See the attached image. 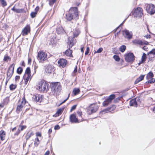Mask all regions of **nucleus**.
<instances>
[{
  "label": "nucleus",
  "instance_id": "42",
  "mask_svg": "<svg viewBox=\"0 0 155 155\" xmlns=\"http://www.w3.org/2000/svg\"><path fill=\"white\" fill-rule=\"evenodd\" d=\"M155 82V79L154 78H152L150 80H149L146 82L147 83H153Z\"/></svg>",
  "mask_w": 155,
  "mask_h": 155
},
{
  "label": "nucleus",
  "instance_id": "4",
  "mask_svg": "<svg viewBox=\"0 0 155 155\" xmlns=\"http://www.w3.org/2000/svg\"><path fill=\"white\" fill-rule=\"evenodd\" d=\"M38 58L41 62L45 61L47 59V54L44 52L39 51L38 53Z\"/></svg>",
  "mask_w": 155,
  "mask_h": 155
},
{
  "label": "nucleus",
  "instance_id": "38",
  "mask_svg": "<svg viewBox=\"0 0 155 155\" xmlns=\"http://www.w3.org/2000/svg\"><path fill=\"white\" fill-rule=\"evenodd\" d=\"M16 86L15 85H14L13 84H12L10 85L9 88L11 90H13L16 88Z\"/></svg>",
  "mask_w": 155,
  "mask_h": 155
},
{
  "label": "nucleus",
  "instance_id": "18",
  "mask_svg": "<svg viewBox=\"0 0 155 155\" xmlns=\"http://www.w3.org/2000/svg\"><path fill=\"white\" fill-rule=\"evenodd\" d=\"M34 100L37 102H41L42 99L41 95L37 94L34 95L33 97Z\"/></svg>",
  "mask_w": 155,
  "mask_h": 155
},
{
  "label": "nucleus",
  "instance_id": "33",
  "mask_svg": "<svg viewBox=\"0 0 155 155\" xmlns=\"http://www.w3.org/2000/svg\"><path fill=\"white\" fill-rule=\"evenodd\" d=\"M110 109V108H108L107 109H104L102 110H101L100 113L101 114H104L105 113H107L108 112H109V111Z\"/></svg>",
  "mask_w": 155,
  "mask_h": 155
},
{
  "label": "nucleus",
  "instance_id": "63",
  "mask_svg": "<svg viewBox=\"0 0 155 155\" xmlns=\"http://www.w3.org/2000/svg\"><path fill=\"white\" fill-rule=\"evenodd\" d=\"M146 37L147 38H150V35H147Z\"/></svg>",
  "mask_w": 155,
  "mask_h": 155
},
{
  "label": "nucleus",
  "instance_id": "59",
  "mask_svg": "<svg viewBox=\"0 0 155 155\" xmlns=\"http://www.w3.org/2000/svg\"><path fill=\"white\" fill-rule=\"evenodd\" d=\"M36 135L37 136H39V137H41V134L39 132H37L36 133Z\"/></svg>",
  "mask_w": 155,
  "mask_h": 155
},
{
  "label": "nucleus",
  "instance_id": "51",
  "mask_svg": "<svg viewBox=\"0 0 155 155\" xmlns=\"http://www.w3.org/2000/svg\"><path fill=\"white\" fill-rule=\"evenodd\" d=\"M89 52V47H87L86 48V51L85 52V54L87 55Z\"/></svg>",
  "mask_w": 155,
  "mask_h": 155
},
{
  "label": "nucleus",
  "instance_id": "58",
  "mask_svg": "<svg viewBox=\"0 0 155 155\" xmlns=\"http://www.w3.org/2000/svg\"><path fill=\"white\" fill-rule=\"evenodd\" d=\"M4 106V103H2L0 104V108H1L3 107Z\"/></svg>",
  "mask_w": 155,
  "mask_h": 155
},
{
  "label": "nucleus",
  "instance_id": "46",
  "mask_svg": "<svg viewBox=\"0 0 155 155\" xmlns=\"http://www.w3.org/2000/svg\"><path fill=\"white\" fill-rule=\"evenodd\" d=\"M116 107L115 105H113L111 107H108V108H110V110H109V112H111V111L114 110L116 108Z\"/></svg>",
  "mask_w": 155,
  "mask_h": 155
},
{
  "label": "nucleus",
  "instance_id": "62",
  "mask_svg": "<svg viewBox=\"0 0 155 155\" xmlns=\"http://www.w3.org/2000/svg\"><path fill=\"white\" fill-rule=\"evenodd\" d=\"M143 49L144 50L147 51V48L146 46H144L143 48Z\"/></svg>",
  "mask_w": 155,
  "mask_h": 155
},
{
  "label": "nucleus",
  "instance_id": "41",
  "mask_svg": "<svg viewBox=\"0 0 155 155\" xmlns=\"http://www.w3.org/2000/svg\"><path fill=\"white\" fill-rule=\"evenodd\" d=\"M37 13H36V12H31L30 14L31 17L32 18H35L36 16Z\"/></svg>",
  "mask_w": 155,
  "mask_h": 155
},
{
  "label": "nucleus",
  "instance_id": "49",
  "mask_svg": "<svg viewBox=\"0 0 155 155\" xmlns=\"http://www.w3.org/2000/svg\"><path fill=\"white\" fill-rule=\"evenodd\" d=\"M31 135H33L32 133H31L30 134H28L26 136V140H28V139L31 136Z\"/></svg>",
  "mask_w": 155,
  "mask_h": 155
},
{
  "label": "nucleus",
  "instance_id": "61",
  "mask_svg": "<svg viewBox=\"0 0 155 155\" xmlns=\"http://www.w3.org/2000/svg\"><path fill=\"white\" fill-rule=\"evenodd\" d=\"M77 71V68L76 66H75V67L74 68V72H76Z\"/></svg>",
  "mask_w": 155,
  "mask_h": 155
},
{
  "label": "nucleus",
  "instance_id": "17",
  "mask_svg": "<svg viewBox=\"0 0 155 155\" xmlns=\"http://www.w3.org/2000/svg\"><path fill=\"white\" fill-rule=\"evenodd\" d=\"M70 120L72 123H77L79 122L78 119L74 114H71L70 117Z\"/></svg>",
  "mask_w": 155,
  "mask_h": 155
},
{
  "label": "nucleus",
  "instance_id": "57",
  "mask_svg": "<svg viewBox=\"0 0 155 155\" xmlns=\"http://www.w3.org/2000/svg\"><path fill=\"white\" fill-rule=\"evenodd\" d=\"M20 79V76H16L15 77V81H17V80H19Z\"/></svg>",
  "mask_w": 155,
  "mask_h": 155
},
{
  "label": "nucleus",
  "instance_id": "54",
  "mask_svg": "<svg viewBox=\"0 0 155 155\" xmlns=\"http://www.w3.org/2000/svg\"><path fill=\"white\" fill-rule=\"evenodd\" d=\"M39 9V7L38 6H37L35 8V12H36V13H37V12L38 11Z\"/></svg>",
  "mask_w": 155,
  "mask_h": 155
},
{
  "label": "nucleus",
  "instance_id": "1",
  "mask_svg": "<svg viewBox=\"0 0 155 155\" xmlns=\"http://www.w3.org/2000/svg\"><path fill=\"white\" fill-rule=\"evenodd\" d=\"M78 12L77 8H71L69 13L66 15V19L68 21H71L73 18L77 20L78 19Z\"/></svg>",
  "mask_w": 155,
  "mask_h": 155
},
{
  "label": "nucleus",
  "instance_id": "34",
  "mask_svg": "<svg viewBox=\"0 0 155 155\" xmlns=\"http://www.w3.org/2000/svg\"><path fill=\"white\" fill-rule=\"evenodd\" d=\"M25 75H31L30 68L28 67L26 68Z\"/></svg>",
  "mask_w": 155,
  "mask_h": 155
},
{
  "label": "nucleus",
  "instance_id": "16",
  "mask_svg": "<svg viewBox=\"0 0 155 155\" xmlns=\"http://www.w3.org/2000/svg\"><path fill=\"white\" fill-rule=\"evenodd\" d=\"M59 66L62 68L65 67L67 65V62L64 59H61L58 62Z\"/></svg>",
  "mask_w": 155,
  "mask_h": 155
},
{
  "label": "nucleus",
  "instance_id": "8",
  "mask_svg": "<svg viewBox=\"0 0 155 155\" xmlns=\"http://www.w3.org/2000/svg\"><path fill=\"white\" fill-rule=\"evenodd\" d=\"M125 59L127 62H131L134 59V56L133 53H129L125 54Z\"/></svg>",
  "mask_w": 155,
  "mask_h": 155
},
{
  "label": "nucleus",
  "instance_id": "45",
  "mask_svg": "<svg viewBox=\"0 0 155 155\" xmlns=\"http://www.w3.org/2000/svg\"><path fill=\"white\" fill-rule=\"evenodd\" d=\"M103 48H100L97 51H95L94 52V54L96 53H100L103 51Z\"/></svg>",
  "mask_w": 155,
  "mask_h": 155
},
{
  "label": "nucleus",
  "instance_id": "39",
  "mask_svg": "<svg viewBox=\"0 0 155 155\" xmlns=\"http://www.w3.org/2000/svg\"><path fill=\"white\" fill-rule=\"evenodd\" d=\"M23 71L21 67H19L17 69V72L19 74H21Z\"/></svg>",
  "mask_w": 155,
  "mask_h": 155
},
{
  "label": "nucleus",
  "instance_id": "50",
  "mask_svg": "<svg viewBox=\"0 0 155 155\" xmlns=\"http://www.w3.org/2000/svg\"><path fill=\"white\" fill-rule=\"evenodd\" d=\"M21 131L18 128L17 132L15 133V135H18L20 133Z\"/></svg>",
  "mask_w": 155,
  "mask_h": 155
},
{
  "label": "nucleus",
  "instance_id": "44",
  "mask_svg": "<svg viewBox=\"0 0 155 155\" xmlns=\"http://www.w3.org/2000/svg\"><path fill=\"white\" fill-rule=\"evenodd\" d=\"M26 127L25 126H19L18 128L20 129L21 131L23 130L24 129H25Z\"/></svg>",
  "mask_w": 155,
  "mask_h": 155
},
{
  "label": "nucleus",
  "instance_id": "36",
  "mask_svg": "<svg viewBox=\"0 0 155 155\" xmlns=\"http://www.w3.org/2000/svg\"><path fill=\"white\" fill-rule=\"evenodd\" d=\"M39 143L40 142L39 140V139L38 137L35 139V142L34 143L35 146L37 147L39 144Z\"/></svg>",
  "mask_w": 155,
  "mask_h": 155
},
{
  "label": "nucleus",
  "instance_id": "60",
  "mask_svg": "<svg viewBox=\"0 0 155 155\" xmlns=\"http://www.w3.org/2000/svg\"><path fill=\"white\" fill-rule=\"evenodd\" d=\"M50 154V151L48 150L45 153V155H49Z\"/></svg>",
  "mask_w": 155,
  "mask_h": 155
},
{
  "label": "nucleus",
  "instance_id": "20",
  "mask_svg": "<svg viewBox=\"0 0 155 155\" xmlns=\"http://www.w3.org/2000/svg\"><path fill=\"white\" fill-rule=\"evenodd\" d=\"M5 136L6 133L4 131L1 130L0 131V138L1 140L3 141L5 140Z\"/></svg>",
  "mask_w": 155,
  "mask_h": 155
},
{
  "label": "nucleus",
  "instance_id": "2",
  "mask_svg": "<svg viewBox=\"0 0 155 155\" xmlns=\"http://www.w3.org/2000/svg\"><path fill=\"white\" fill-rule=\"evenodd\" d=\"M49 84L44 81H41L37 86V88L40 91L46 92L48 90Z\"/></svg>",
  "mask_w": 155,
  "mask_h": 155
},
{
  "label": "nucleus",
  "instance_id": "28",
  "mask_svg": "<svg viewBox=\"0 0 155 155\" xmlns=\"http://www.w3.org/2000/svg\"><path fill=\"white\" fill-rule=\"evenodd\" d=\"M72 51L70 49H68L65 52V54L68 56L71 57L72 56Z\"/></svg>",
  "mask_w": 155,
  "mask_h": 155
},
{
  "label": "nucleus",
  "instance_id": "55",
  "mask_svg": "<svg viewBox=\"0 0 155 155\" xmlns=\"http://www.w3.org/2000/svg\"><path fill=\"white\" fill-rule=\"evenodd\" d=\"M60 127L58 125H57L55 126L54 127V129L55 130H58L60 129Z\"/></svg>",
  "mask_w": 155,
  "mask_h": 155
},
{
  "label": "nucleus",
  "instance_id": "14",
  "mask_svg": "<svg viewBox=\"0 0 155 155\" xmlns=\"http://www.w3.org/2000/svg\"><path fill=\"white\" fill-rule=\"evenodd\" d=\"M123 34L125 38L128 39H130L132 38V32H130L127 30H125L123 31Z\"/></svg>",
  "mask_w": 155,
  "mask_h": 155
},
{
  "label": "nucleus",
  "instance_id": "48",
  "mask_svg": "<svg viewBox=\"0 0 155 155\" xmlns=\"http://www.w3.org/2000/svg\"><path fill=\"white\" fill-rule=\"evenodd\" d=\"M9 101V99L8 97L6 98L4 100V103L6 104H7Z\"/></svg>",
  "mask_w": 155,
  "mask_h": 155
},
{
  "label": "nucleus",
  "instance_id": "3",
  "mask_svg": "<svg viewBox=\"0 0 155 155\" xmlns=\"http://www.w3.org/2000/svg\"><path fill=\"white\" fill-rule=\"evenodd\" d=\"M51 89L54 94H58L61 90L60 83H56L53 84L51 86Z\"/></svg>",
  "mask_w": 155,
  "mask_h": 155
},
{
  "label": "nucleus",
  "instance_id": "25",
  "mask_svg": "<svg viewBox=\"0 0 155 155\" xmlns=\"http://www.w3.org/2000/svg\"><path fill=\"white\" fill-rule=\"evenodd\" d=\"M57 32L58 34H61L64 33V30L61 27H59L57 28Z\"/></svg>",
  "mask_w": 155,
  "mask_h": 155
},
{
  "label": "nucleus",
  "instance_id": "10",
  "mask_svg": "<svg viewBox=\"0 0 155 155\" xmlns=\"http://www.w3.org/2000/svg\"><path fill=\"white\" fill-rule=\"evenodd\" d=\"M98 108V106L96 104H91L88 109L90 114L96 112Z\"/></svg>",
  "mask_w": 155,
  "mask_h": 155
},
{
  "label": "nucleus",
  "instance_id": "43",
  "mask_svg": "<svg viewBox=\"0 0 155 155\" xmlns=\"http://www.w3.org/2000/svg\"><path fill=\"white\" fill-rule=\"evenodd\" d=\"M114 58L117 61H119L120 58L118 56L114 55L113 56Z\"/></svg>",
  "mask_w": 155,
  "mask_h": 155
},
{
  "label": "nucleus",
  "instance_id": "13",
  "mask_svg": "<svg viewBox=\"0 0 155 155\" xmlns=\"http://www.w3.org/2000/svg\"><path fill=\"white\" fill-rule=\"evenodd\" d=\"M133 43L135 45H147L148 44V42L145 41H142L139 39H135L132 41Z\"/></svg>",
  "mask_w": 155,
  "mask_h": 155
},
{
  "label": "nucleus",
  "instance_id": "12",
  "mask_svg": "<svg viewBox=\"0 0 155 155\" xmlns=\"http://www.w3.org/2000/svg\"><path fill=\"white\" fill-rule=\"evenodd\" d=\"M54 67L53 66L48 64L45 66V71L48 74H51L54 71Z\"/></svg>",
  "mask_w": 155,
  "mask_h": 155
},
{
  "label": "nucleus",
  "instance_id": "5",
  "mask_svg": "<svg viewBox=\"0 0 155 155\" xmlns=\"http://www.w3.org/2000/svg\"><path fill=\"white\" fill-rule=\"evenodd\" d=\"M146 10L148 13L152 15L155 13V6L152 4L147 5Z\"/></svg>",
  "mask_w": 155,
  "mask_h": 155
},
{
  "label": "nucleus",
  "instance_id": "26",
  "mask_svg": "<svg viewBox=\"0 0 155 155\" xmlns=\"http://www.w3.org/2000/svg\"><path fill=\"white\" fill-rule=\"evenodd\" d=\"M145 75H141L135 81V84H136L142 81L144 78Z\"/></svg>",
  "mask_w": 155,
  "mask_h": 155
},
{
  "label": "nucleus",
  "instance_id": "7",
  "mask_svg": "<svg viewBox=\"0 0 155 155\" xmlns=\"http://www.w3.org/2000/svg\"><path fill=\"white\" fill-rule=\"evenodd\" d=\"M143 14V10L141 8H137L135 9L133 15L134 16L136 17H140Z\"/></svg>",
  "mask_w": 155,
  "mask_h": 155
},
{
  "label": "nucleus",
  "instance_id": "53",
  "mask_svg": "<svg viewBox=\"0 0 155 155\" xmlns=\"http://www.w3.org/2000/svg\"><path fill=\"white\" fill-rule=\"evenodd\" d=\"M77 113L78 116L79 117H81L82 115V113L80 111H78L77 112Z\"/></svg>",
  "mask_w": 155,
  "mask_h": 155
},
{
  "label": "nucleus",
  "instance_id": "11",
  "mask_svg": "<svg viewBox=\"0 0 155 155\" xmlns=\"http://www.w3.org/2000/svg\"><path fill=\"white\" fill-rule=\"evenodd\" d=\"M15 66V64H14L10 66L7 73V78L10 79L12 76L14 72Z\"/></svg>",
  "mask_w": 155,
  "mask_h": 155
},
{
  "label": "nucleus",
  "instance_id": "32",
  "mask_svg": "<svg viewBox=\"0 0 155 155\" xmlns=\"http://www.w3.org/2000/svg\"><path fill=\"white\" fill-rule=\"evenodd\" d=\"M126 47L125 45H122L119 48V50L122 52H123L125 50Z\"/></svg>",
  "mask_w": 155,
  "mask_h": 155
},
{
  "label": "nucleus",
  "instance_id": "15",
  "mask_svg": "<svg viewBox=\"0 0 155 155\" xmlns=\"http://www.w3.org/2000/svg\"><path fill=\"white\" fill-rule=\"evenodd\" d=\"M30 31V27L29 25H27L23 29L21 34L23 36H25L28 34Z\"/></svg>",
  "mask_w": 155,
  "mask_h": 155
},
{
  "label": "nucleus",
  "instance_id": "27",
  "mask_svg": "<svg viewBox=\"0 0 155 155\" xmlns=\"http://www.w3.org/2000/svg\"><path fill=\"white\" fill-rule=\"evenodd\" d=\"M63 110L62 109H60L58 110L56 114L53 115V117H57L60 115L62 113Z\"/></svg>",
  "mask_w": 155,
  "mask_h": 155
},
{
  "label": "nucleus",
  "instance_id": "22",
  "mask_svg": "<svg viewBox=\"0 0 155 155\" xmlns=\"http://www.w3.org/2000/svg\"><path fill=\"white\" fill-rule=\"evenodd\" d=\"M80 33V31L79 29H75V30L74 31L73 34V38H74L75 37H77L78 35Z\"/></svg>",
  "mask_w": 155,
  "mask_h": 155
},
{
  "label": "nucleus",
  "instance_id": "30",
  "mask_svg": "<svg viewBox=\"0 0 155 155\" xmlns=\"http://www.w3.org/2000/svg\"><path fill=\"white\" fill-rule=\"evenodd\" d=\"M76 42L75 40H74V38H72L71 40L69 41V45L70 47H72L74 45V44Z\"/></svg>",
  "mask_w": 155,
  "mask_h": 155
},
{
  "label": "nucleus",
  "instance_id": "21",
  "mask_svg": "<svg viewBox=\"0 0 155 155\" xmlns=\"http://www.w3.org/2000/svg\"><path fill=\"white\" fill-rule=\"evenodd\" d=\"M130 106L137 107V104L136 99H134L130 100Z\"/></svg>",
  "mask_w": 155,
  "mask_h": 155
},
{
  "label": "nucleus",
  "instance_id": "9",
  "mask_svg": "<svg viewBox=\"0 0 155 155\" xmlns=\"http://www.w3.org/2000/svg\"><path fill=\"white\" fill-rule=\"evenodd\" d=\"M26 102L25 97H24L21 99V100L19 101L17 107V110L20 111L21 110L22 108L23 107Z\"/></svg>",
  "mask_w": 155,
  "mask_h": 155
},
{
  "label": "nucleus",
  "instance_id": "37",
  "mask_svg": "<svg viewBox=\"0 0 155 155\" xmlns=\"http://www.w3.org/2000/svg\"><path fill=\"white\" fill-rule=\"evenodd\" d=\"M56 0H48L49 4L50 6H52L53 4L55 2Z\"/></svg>",
  "mask_w": 155,
  "mask_h": 155
},
{
  "label": "nucleus",
  "instance_id": "64",
  "mask_svg": "<svg viewBox=\"0 0 155 155\" xmlns=\"http://www.w3.org/2000/svg\"><path fill=\"white\" fill-rule=\"evenodd\" d=\"M52 130L51 129H50L48 130V132L49 134H51L52 132Z\"/></svg>",
  "mask_w": 155,
  "mask_h": 155
},
{
  "label": "nucleus",
  "instance_id": "35",
  "mask_svg": "<svg viewBox=\"0 0 155 155\" xmlns=\"http://www.w3.org/2000/svg\"><path fill=\"white\" fill-rule=\"evenodd\" d=\"M3 60L5 61H7L8 60L10 61L11 60V58L7 55H5L4 56Z\"/></svg>",
  "mask_w": 155,
  "mask_h": 155
},
{
  "label": "nucleus",
  "instance_id": "52",
  "mask_svg": "<svg viewBox=\"0 0 155 155\" xmlns=\"http://www.w3.org/2000/svg\"><path fill=\"white\" fill-rule=\"evenodd\" d=\"M76 106H77L76 105H74L73 106H72L71 109V111H72L74 110L75 109V108H76Z\"/></svg>",
  "mask_w": 155,
  "mask_h": 155
},
{
  "label": "nucleus",
  "instance_id": "40",
  "mask_svg": "<svg viewBox=\"0 0 155 155\" xmlns=\"http://www.w3.org/2000/svg\"><path fill=\"white\" fill-rule=\"evenodd\" d=\"M0 2L3 6L4 7L7 5L6 2L5 0H0Z\"/></svg>",
  "mask_w": 155,
  "mask_h": 155
},
{
  "label": "nucleus",
  "instance_id": "31",
  "mask_svg": "<svg viewBox=\"0 0 155 155\" xmlns=\"http://www.w3.org/2000/svg\"><path fill=\"white\" fill-rule=\"evenodd\" d=\"M80 90L79 88H75L73 91V93L74 95L79 94L80 92Z\"/></svg>",
  "mask_w": 155,
  "mask_h": 155
},
{
  "label": "nucleus",
  "instance_id": "29",
  "mask_svg": "<svg viewBox=\"0 0 155 155\" xmlns=\"http://www.w3.org/2000/svg\"><path fill=\"white\" fill-rule=\"evenodd\" d=\"M153 77V73L151 72H149L146 76V78L147 80L152 78Z\"/></svg>",
  "mask_w": 155,
  "mask_h": 155
},
{
  "label": "nucleus",
  "instance_id": "24",
  "mask_svg": "<svg viewBox=\"0 0 155 155\" xmlns=\"http://www.w3.org/2000/svg\"><path fill=\"white\" fill-rule=\"evenodd\" d=\"M147 58V55L146 54L143 53V55L142 56L141 59V61L138 64L140 65L141 64L144 63L146 60Z\"/></svg>",
  "mask_w": 155,
  "mask_h": 155
},
{
  "label": "nucleus",
  "instance_id": "19",
  "mask_svg": "<svg viewBox=\"0 0 155 155\" xmlns=\"http://www.w3.org/2000/svg\"><path fill=\"white\" fill-rule=\"evenodd\" d=\"M23 78L25 80V83L27 84L28 81L31 79V75H24Z\"/></svg>",
  "mask_w": 155,
  "mask_h": 155
},
{
  "label": "nucleus",
  "instance_id": "23",
  "mask_svg": "<svg viewBox=\"0 0 155 155\" xmlns=\"http://www.w3.org/2000/svg\"><path fill=\"white\" fill-rule=\"evenodd\" d=\"M12 10L17 13H21L23 12L24 11L23 9H17L15 8L14 6L12 9Z\"/></svg>",
  "mask_w": 155,
  "mask_h": 155
},
{
  "label": "nucleus",
  "instance_id": "47",
  "mask_svg": "<svg viewBox=\"0 0 155 155\" xmlns=\"http://www.w3.org/2000/svg\"><path fill=\"white\" fill-rule=\"evenodd\" d=\"M150 54H152L153 55L155 54V49H153L151 51H150L149 53Z\"/></svg>",
  "mask_w": 155,
  "mask_h": 155
},
{
  "label": "nucleus",
  "instance_id": "6",
  "mask_svg": "<svg viewBox=\"0 0 155 155\" xmlns=\"http://www.w3.org/2000/svg\"><path fill=\"white\" fill-rule=\"evenodd\" d=\"M115 97V95L114 94H111L107 97L105 101L103 103V105L104 106H106L109 104L111 103V101Z\"/></svg>",
  "mask_w": 155,
  "mask_h": 155
},
{
  "label": "nucleus",
  "instance_id": "56",
  "mask_svg": "<svg viewBox=\"0 0 155 155\" xmlns=\"http://www.w3.org/2000/svg\"><path fill=\"white\" fill-rule=\"evenodd\" d=\"M69 94L68 97H67V98L66 99H65V100H64L63 102H62L60 104V105H61L62 104H63V103H64L65 102H66V101L68 99V98H69Z\"/></svg>",
  "mask_w": 155,
  "mask_h": 155
}]
</instances>
